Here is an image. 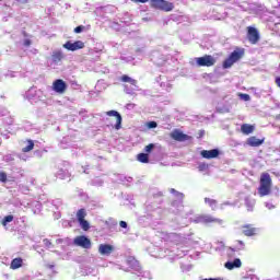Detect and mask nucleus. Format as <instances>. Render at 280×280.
<instances>
[{
  "mask_svg": "<svg viewBox=\"0 0 280 280\" xmlns=\"http://www.w3.org/2000/svg\"><path fill=\"white\" fill-rule=\"evenodd\" d=\"M270 191H272V178L270 177V174L262 173L260 175L258 195L260 196V198H264V196H269Z\"/></svg>",
  "mask_w": 280,
  "mask_h": 280,
  "instance_id": "nucleus-1",
  "label": "nucleus"
},
{
  "mask_svg": "<svg viewBox=\"0 0 280 280\" xmlns=\"http://www.w3.org/2000/svg\"><path fill=\"white\" fill-rule=\"evenodd\" d=\"M121 82L127 83L124 85L125 93H127V95H136L137 91H139V85H137V80L125 74L121 77Z\"/></svg>",
  "mask_w": 280,
  "mask_h": 280,
  "instance_id": "nucleus-2",
  "label": "nucleus"
},
{
  "mask_svg": "<svg viewBox=\"0 0 280 280\" xmlns=\"http://www.w3.org/2000/svg\"><path fill=\"white\" fill-rule=\"evenodd\" d=\"M127 266L130 268V270H132V273L138 277H144V278L150 277V272L142 271L141 265H139L137 259H135V257L132 256L127 259Z\"/></svg>",
  "mask_w": 280,
  "mask_h": 280,
  "instance_id": "nucleus-3",
  "label": "nucleus"
},
{
  "mask_svg": "<svg viewBox=\"0 0 280 280\" xmlns=\"http://www.w3.org/2000/svg\"><path fill=\"white\" fill-rule=\"evenodd\" d=\"M26 97L30 102H45L47 100V96L45 95V92L43 90H38L36 88H31L26 92Z\"/></svg>",
  "mask_w": 280,
  "mask_h": 280,
  "instance_id": "nucleus-4",
  "label": "nucleus"
},
{
  "mask_svg": "<svg viewBox=\"0 0 280 280\" xmlns=\"http://www.w3.org/2000/svg\"><path fill=\"white\" fill-rule=\"evenodd\" d=\"M151 8L155 10H161L162 12H172L174 10V3L167 0H150Z\"/></svg>",
  "mask_w": 280,
  "mask_h": 280,
  "instance_id": "nucleus-5",
  "label": "nucleus"
},
{
  "mask_svg": "<svg viewBox=\"0 0 280 280\" xmlns=\"http://www.w3.org/2000/svg\"><path fill=\"white\" fill-rule=\"evenodd\" d=\"M244 56V49L242 48H236L230 57L223 62V68L224 69H231L232 65H235L237 60H240Z\"/></svg>",
  "mask_w": 280,
  "mask_h": 280,
  "instance_id": "nucleus-6",
  "label": "nucleus"
},
{
  "mask_svg": "<svg viewBox=\"0 0 280 280\" xmlns=\"http://www.w3.org/2000/svg\"><path fill=\"white\" fill-rule=\"evenodd\" d=\"M73 244L74 246H80V248L89 249L91 248V238L85 235H80L73 240Z\"/></svg>",
  "mask_w": 280,
  "mask_h": 280,
  "instance_id": "nucleus-7",
  "label": "nucleus"
},
{
  "mask_svg": "<svg viewBox=\"0 0 280 280\" xmlns=\"http://www.w3.org/2000/svg\"><path fill=\"white\" fill-rule=\"evenodd\" d=\"M63 49H68V51H78V49H84V42H82V40H77V42L68 40L66 44H63Z\"/></svg>",
  "mask_w": 280,
  "mask_h": 280,
  "instance_id": "nucleus-8",
  "label": "nucleus"
},
{
  "mask_svg": "<svg viewBox=\"0 0 280 280\" xmlns=\"http://www.w3.org/2000/svg\"><path fill=\"white\" fill-rule=\"evenodd\" d=\"M52 91H55V93H59V95H62V93L67 91V83L61 79L55 80L52 83Z\"/></svg>",
  "mask_w": 280,
  "mask_h": 280,
  "instance_id": "nucleus-9",
  "label": "nucleus"
},
{
  "mask_svg": "<svg viewBox=\"0 0 280 280\" xmlns=\"http://www.w3.org/2000/svg\"><path fill=\"white\" fill-rule=\"evenodd\" d=\"M115 252V246L109 244H101L98 246V253L100 255H103L104 257L110 256Z\"/></svg>",
  "mask_w": 280,
  "mask_h": 280,
  "instance_id": "nucleus-10",
  "label": "nucleus"
},
{
  "mask_svg": "<svg viewBox=\"0 0 280 280\" xmlns=\"http://www.w3.org/2000/svg\"><path fill=\"white\" fill-rule=\"evenodd\" d=\"M247 38L253 45L257 44L259 42V32L257 31V28L249 27Z\"/></svg>",
  "mask_w": 280,
  "mask_h": 280,
  "instance_id": "nucleus-11",
  "label": "nucleus"
},
{
  "mask_svg": "<svg viewBox=\"0 0 280 280\" xmlns=\"http://www.w3.org/2000/svg\"><path fill=\"white\" fill-rule=\"evenodd\" d=\"M197 67H211V56L206 55L203 57L195 58Z\"/></svg>",
  "mask_w": 280,
  "mask_h": 280,
  "instance_id": "nucleus-12",
  "label": "nucleus"
},
{
  "mask_svg": "<svg viewBox=\"0 0 280 280\" xmlns=\"http://www.w3.org/2000/svg\"><path fill=\"white\" fill-rule=\"evenodd\" d=\"M161 89H163L164 91H172V81L167 80V77L165 75H160V79L158 80Z\"/></svg>",
  "mask_w": 280,
  "mask_h": 280,
  "instance_id": "nucleus-13",
  "label": "nucleus"
},
{
  "mask_svg": "<svg viewBox=\"0 0 280 280\" xmlns=\"http://www.w3.org/2000/svg\"><path fill=\"white\" fill-rule=\"evenodd\" d=\"M62 60H65V52H62V50H54L51 54L52 65H60Z\"/></svg>",
  "mask_w": 280,
  "mask_h": 280,
  "instance_id": "nucleus-14",
  "label": "nucleus"
},
{
  "mask_svg": "<svg viewBox=\"0 0 280 280\" xmlns=\"http://www.w3.org/2000/svg\"><path fill=\"white\" fill-rule=\"evenodd\" d=\"M224 268H226V270H235V268H242V260L240 258L229 260L224 264Z\"/></svg>",
  "mask_w": 280,
  "mask_h": 280,
  "instance_id": "nucleus-15",
  "label": "nucleus"
},
{
  "mask_svg": "<svg viewBox=\"0 0 280 280\" xmlns=\"http://www.w3.org/2000/svg\"><path fill=\"white\" fill-rule=\"evenodd\" d=\"M108 117H116V125L115 129L120 130L121 129V114H119L117 110H109L107 112Z\"/></svg>",
  "mask_w": 280,
  "mask_h": 280,
  "instance_id": "nucleus-16",
  "label": "nucleus"
},
{
  "mask_svg": "<svg viewBox=\"0 0 280 280\" xmlns=\"http://www.w3.org/2000/svg\"><path fill=\"white\" fill-rule=\"evenodd\" d=\"M24 266H25V262L23 258L18 257L11 261L10 268L11 270H19V268H23Z\"/></svg>",
  "mask_w": 280,
  "mask_h": 280,
  "instance_id": "nucleus-17",
  "label": "nucleus"
},
{
  "mask_svg": "<svg viewBox=\"0 0 280 280\" xmlns=\"http://www.w3.org/2000/svg\"><path fill=\"white\" fill-rule=\"evenodd\" d=\"M172 139H174L175 141H187L188 136L183 133L179 130H175L172 132L171 135Z\"/></svg>",
  "mask_w": 280,
  "mask_h": 280,
  "instance_id": "nucleus-18",
  "label": "nucleus"
},
{
  "mask_svg": "<svg viewBox=\"0 0 280 280\" xmlns=\"http://www.w3.org/2000/svg\"><path fill=\"white\" fill-rule=\"evenodd\" d=\"M192 222H195V224H209V222H211V217L201 214L196 217Z\"/></svg>",
  "mask_w": 280,
  "mask_h": 280,
  "instance_id": "nucleus-19",
  "label": "nucleus"
},
{
  "mask_svg": "<svg viewBox=\"0 0 280 280\" xmlns=\"http://www.w3.org/2000/svg\"><path fill=\"white\" fill-rule=\"evenodd\" d=\"M264 139H259L257 137H250L247 139V144H249L252 148H259V145H262Z\"/></svg>",
  "mask_w": 280,
  "mask_h": 280,
  "instance_id": "nucleus-20",
  "label": "nucleus"
},
{
  "mask_svg": "<svg viewBox=\"0 0 280 280\" xmlns=\"http://www.w3.org/2000/svg\"><path fill=\"white\" fill-rule=\"evenodd\" d=\"M241 131L243 132V135H253V132H255V126L243 124L241 126Z\"/></svg>",
  "mask_w": 280,
  "mask_h": 280,
  "instance_id": "nucleus-21",
  "label": "nucleus"
},
{
  "mask_svg": "<svg viewBox=\"0 0 280 280\" xmlns=\"http://www.w3.org/2000/svg\"><path fill=\"white\" fill-rule=\"evenodd\" d=\"M243 233L247 237H252V235H255V233H257V229L252 228L250 225H244L243 226Z\"/></svg>",
  "mask_w": 280,
  "mask_h": 280,
  "instance_id": "nucleus-22",
  "label": "nucleus"
},
{
  "mask_svg": "<svg viewBox=\"0 0 280 280\" xmlns=\"http://www.w3.org/2000/svg\"><path fill=\"white\" fill-rule=\"evenodd\" d=\"M170 192L173 194V196H175V198H177V200L180 202V205H183V199L185 198V194L179 192L178 190L171 188Z\"/></svg>",
  "mask_w": 280,
  "mask_h": 280,
  "instance_id": "nucleus-23",
  "label": "nucleus"
},
{
  "mask_svg": "<svg viewBox=\"0 0 280 280\" xmlns=\"http://www.w3.org/2000/svg\"><path fill=\"white\" fill-rule=\"evenodd\" d=\"M245 206L247 207V211H253V209L255 207V199H253L250 197H246L245 198Z\"/></svg>",
  "mask_w": 280,
  "mask_h": 280,
  "instance_id": "nucleus-24",
  "label": "nucleus"
},
{
  "mask_svg": "<svg viewBox=\"0 0 280 280\" xmlns=\"http://www.w3.org/2000/svg\"><path fill=\"white\" fill-rule=\"evenodd\" d=\"M198 171L201 173V174H209V164L207 163H199L198 165Z\"/></svg>",
  "mask_w": 280,
  "mask_h": 280,
  "instance_id": "nucleus-25",
  "label": "nucleus"
},
{
  "mask_svg": "<svg viewBox=\"0 0 280 280\" xmlns=\"http://www.w3.org/2000/svg\"><path fill=\"white\" fill-rule=\"evenodd\" d=\"M84 218H86V209L81 208L77 212V220H78V222H80V221L84 220Z\"/></svg>",
  "mask_w": 280,
  "mask_h": 280,
  "instance_id": "nucleus-26",
  "label": "nucleus"
},
{
  "mask_svg": "<svg viewBox=\"0 0 280 280\" xmlns=\"http://www.w3.org/2000/svg\"><path fill=\"white\" fill-rule=\"evenodd\" d=\"M224 152H222L219 149H212L211 150V159H220V156H223Z\"/></svg>",
  "mask_w": 280,
  "mask_h": 280,
  "instance_id": "nucleus-27",
  "label": "nucleus"
},
{
  "mask_svg": "<svg viewBox=\"0 0 280 280\" xmlns=\"http://www.w3.org/2000/svg\"><path fill=\"white\" fill-rule=\"evenodd\" d=\"M138 161L140 163H148L150 161V158H149L148 153H140V154H138Z\"/></svg>",
  "mask_w": 280,
  "mask_h": 280,
  "instance_id": "nucleus-28",
  "label": "nucleus"
},
{
  "mask_svg": "<svg viewBox=\"0 0 280 280\" xmlns=\"http://www.w3.org/2000/svg\"><path fill=\"white\" fill-rule=\"evenodd\" d=\"M79 224H80V228L83 230V231H89L91 229V224L89 223V221L86 220H81L79 221Z\"/></svg>",
  "mask_w": 280,
  "mask_h": 280,
  "instance_id": "nucleus-29",
  "label": "nucleus"
},
{
  "mask_svg": "<svg viewBox=\"0 0 280 280\" xmlns=\"http://www.w3.org/2000/svg\"><path fill=\"white\" fill-rule=\"evenodd\" d=\"M34 150V141L28 140V144L22 149V152H32Z\"/></svg>",
  "mask_w": 280,
  "mask_h": 280,
  "instance_id": "nucleus-30",
  "label": "nucleus"
},
{
  "mask_svg": "<svg viewBox=\"0 0 280 280\" xmlns=\"http://www.w3.org/2000/svg\"><path fill=\"white\" fill-rule=\"evenodd\" d=\"M14 220V215L9 214L7 217H4L3 221H2V225L7 226L8 224H10V222H12Z\"/></svg>",
  "mask_w": 280,
  "mask_h": 280,
  "instance_id": "nucleus-31",
  "label": "nucleus"
},
{
  "mask_svg": "<svg viewBox=\"0 0 280 280\" xmlns=\"http://www.w3.org/2000/svg\"><path fill=\"white\" fill-rule=\"evenodd\" d=\"M212 224H218L219 226H222L224 224V220L218 219V218H211Z\"/></svg>",
  "mask_w": 280,
  "mask_h": 280,
  "instance_id": "nucleus-32",
  "label": "nucleus"
},
{
  "mask_svg": "<svg viewBox=\"0 0 280 280\" xmlns=\"http://www.w3.org/2000/svg\"><path fill=\"white\" fill-rule=\"evenodd\" d=\"M93 272H95V269L91 267H84V269L82 270V275H93Z\"/></svg>",
  "mask_w": 280,
  "mask_h": 280,
  "instance_id": "nucleus-33",
  "label": "nucleus"
},
{
  "mask_svg": "<svg viewBox=\"0 0 280 280\" xmlns=\"http://www.w3.org/2000/svg\"><path fill=\"white\" fill-rule=\"evenodd\" d=\"M43 244H44V246H46L47 248H54V244H51V241H49L48 238H44V240H43Z\"/></svg>",
  "mask_w": 280,
  "mask_h": 280,
  "instance_id": "nucleus-34",
  "label": "nucleus"
},
{
  "mask_svg": "<svg viewBox=\"0 0 280 280\" xmlns=\"http://www.w3.org/2000/svg\"><path fill=\"white\" fill-rule=\"evenodd\" d=\"M201 156L203 159H211V151H207V150L201 151Z\"/></svg>",
  "mask_w": 280,
  "mask_h": 280,
  "instance_id": "nucleus-35",
  "label": "nucleus"
},
{
  "mask_svg": "<svg viewBox=\"0 0 280 280\" xmlns=\"http://www.w3.org/2000/svg\"><path fill=\"white\" fill-rule=\"evenodd\" d=\"M0 182L8 183V174L0 172Z\"/></svg>",
  "mask_w": 280,
  "mask_h": 280,
  "instance_id": "nucleus-36",
  "label": "nucleus"
},
{
  "mask_svg": "<svg viewBox=\"0 0 280 280\" xmlns=\"http://www.w3.org/2000/svg\"><path fill=\"white\" fill-rule=\"evenodd\" d=\"M52 205L56 207V209H58L59 207H62V200L56 199L52 201Z\"/></svg>",
  "mask_w": 280,
  "mask_h": 280,
  "instance_id": "nucleus-37",
  "label": "nucleus"
},
{
  "mask_svg": "<svg viewBox=\"0 0 280 280\" xmlns=\"http://www.w3.org/2000/svg\"><path fill=\"white\" fill-rule=\"evenodd\" d=\"M82 32H84V26L80 25V26H77L74 28V33L75 34H82Z\"/></svg>",
  "mask_w": 280,
  "mask_h": 280,
  "instance_id": "nucleus-38",
  "label": "nucleus"
},
{
  "mask_svg": "<svg viewBox=\"0 0 280 280\" xmlns=\"http://www.w3.org/2000/svg\"><path fill=\"white\" fill-rule=\"evenodd\" d=\"M154 150V144L153 143H150L149 145H147L144 148V152H152Z\"/></svg>",
  "mask_w": 280,
  "mask_h": 280,
  "instance_id": "nucleus-39",
  "label": "nucleus"
},
{
  "mask_svg": "<svg viewBox=\"0 0 280 280\" xmlns=\"http://www.w3.org/2000/svg\"><path fill=\"white\" fill-rule=\"evenodd\" d=\"M147 126L148 128L152 129V128H156L159 125L156 124V121H149Z\"/></svg>",
  "mask_w": 280,
  "mask_h": 280,
  "instance_id": "nucleus-40",
  "label": "nucleus"
},
{
  "mask_svg": "<svg viewBox=\"0 0 280 280\" xmlns=\"http://www.w3.org/2000/svg\"><path fill=\"white\" fill-rule=\"evenodd\" d=\"M136 104L135 103H128L127 105H126V108H127V110H133V108H136Z\"/></svg>",
  "mask_w": 280,
  "mask_h": 280,
  "instance_id": "nucleus-41",
  "label": "nucleus"
},
{
  "mask_svg": "<svg viewBox=\"0 0 280 280\" xmlns=\"http://www.w3.org/2000/svg\"><path fill=\"white\" fill-rule=\"evenodd\" d=\"M187 255V250H177L176 256L177 257H185Z\"/></svg>",
  "mask_w": 280,
  "mask_h": 280,
  "instance_id": "nucleus-42",
  "label": "nucleus"
},
{
  "mask_svg": "<svg viewBox=\"0 0 280 280\" xmlns=\"http://www.w3.org/2000/svg\"><path fill=\"white\" fill-rule=\"evenodd\" d=\"M15 3L19 5H25V3H30V0H15Z\"/></svg>",
  "mask_w": 280,
  "mask_h": 280,
  "instance_id": "nucleus-43",
  "label": "nucleus"
},
{
  "mask_svg": "<svg viewBox=\"0 0 280 280\" xmlns=\"http://www.w3.org/2000/svg\"><path fill=\"white\" fill-rule=\"evenodd\" d=\"M241 97H242V100H244V102L250 101V95H248V94H242Z\"/></svg>",
  "mask_w": 280,
  "mask_h": 280,
  "instance_id": "nucleus-44",
  "label": "nucleus"
},
{
  "mask_svg": "<svg viewBox=\"0 0 280 280\" xmlns=\"http://www.w3.org/2000/svg\"><path fill=\"white\" fill-rule=\"evenodd\" d=\"M119 226H120L121 229H128V223H127L126 221H120V222H119Z\"/></svg>",
  "mask_w": 280,
  "mask_h": 280,
  "instance_id": "nucleus-45",
  "label": "nucleus"
},
{
  "mask_svg": "<svg viewBox=\"0 0 280 280\" xmlns=\"http://www.w3.org/2000/svg\"><path fill=\"white\" fill-rule=\"evenodd\" d=\"M202 78H203L205 80H207L208 82H211V74L203 73V74H202Z\"/></svg>",
  "mask_w": 280,
  "mask_h": 280,
  "instance_id": "nucleus-46",
  "label": "nucleus"
},
{
  "mask_svg": "<svg viewBox=\"0 0 280 280\" xmlns=\"http://www.w3.org/2000/svg\"><path fill=\"white\" fill-rule=\"evenodd\" d=\"M224 249V243L220 242L219 246L215 247V250H223Z\"/></svg>",
  "mask_w": 280,
  "mask_h": 280,
  "instance_id": "nucleus-47",
  "label": "nucleus"
},
{
  "mask_svg": "<svg viewBox=\"0 0 280 280\" xmlns=\"http://www.w3.org/2000/svg\"><path fill=\"white\" fill-rule=\"evenodd\" d=\"M265 207H267V209H275V205L270 203V202H266Z\"/></svg>",
  "mask_w": 280,
  "mask_h": 280,
  "instance_id": "nucleus-48",
  "label": "nucleus"
},
{
  "mask_svg": "<svg viewBox=\"0 0 280 280\" xmlns=\"http://www.w3.org/2000/svg\"><path fill=\"white\" fill-rule=\"evenodd\" d=\"M237 244H240L238 250H244V242L237 241Z\"/></svg>",
  "mask_w": 280,
  "mask_h": 280,
  "instance_id": "nucleus-49",
  "label": "nucleus"
},
{
  "mask_svg": "<svg viewBox=\"0 0 280 280\" xmlns=\"http://www.w3.org/2000/svg\"><path fill=\"white\" fill-rule=\"evenodd\" d=\"M30 45H32V40L25 39V40H24V46H25V47H30Z\"/></svg>",
  "mask_w": 280,
  "mask_h": 280,
  "instance_id": "nucleus-50",
  "label": "nucleus"
},
{
  "mask_svg": "<svg viewBox=\"0 0 280 280\" xmlns=\"http://www.w3.org/2000/svg\"><path fill=\"white\" fill-rule=\"evenodd\" d=\"M138 3H148L150 0H136Z\"/></svg>",
  "mask_w": 280,
  "mask_h": 280,
  "instance_id": "nucleus-51",
  "label": "nucleus"
},
{
  "mask_svg": "<svg viewBox=\"0 0 280 280\" xmlns=\"http://www.w3.org/2000/svg\"><path fill=\"white\" fill-rule=\"evenodd\" d=\"M62 226H70L69 221H63V222H62Z\"/></svg>",
  "mask_w": 280,
  "mask_h": 280,
  "instance_id": "nucleus-52",
  "label": "nucleus"
},
{
  "mask_svg": "<svg viewBox=\"0 0 280 280\" xmlns=\"http://www.w3.org/2000/svg\"><path fill=\"white\" fill-rule=\"evenodd\" d=\"M173 240H178L180 236H178V234H172Z\"/></svg>",
  "mask_w": 280,
  "mask_h": 280,
  "instance_id": "nucleus-53",
  "label": "nucleus"
},
{
  "mask_svg": "<svg viewBox=\"0 0 280 280\" xmlns=\"http://www.w3.org/2000/svg\"><path fill=\"white\" fill-rule=\"evenodd\" d=\"M211 280H224V277L211 278Z\"/></svg>",
  "mask_w": 280,
  "mask_h": 280,
  "instance_id": "nucleus-54",
  "label": "nucleus"
},
{
  "mask_svg": "<svg viewBox=\"0 0 280 280\" xmlns=\"http://www.w3.org/2000/svg\"><path fill=\"white\" fill-rule=\"evenodd\" d=\"M62 242H63L62 238H57L56 240V244H62Z\"/></svg>",
  "mask_w": 280,
  "mask_h": 280,
  "instance_id": "nucleus-55",
  "label": "nucleus"
},
{
  "mask_svg": "<svg viewBox=\"0 0 280 280\" xmlns=\"http://www.w3.org/2000/svg\"><path fill=\"white\" fill-rule=\"evenodd\" d=\"M205 202H208L209 205H211V199L206 198V199H205Z\"/></svg>",
  "mask_w": 280,
  "mask_h": 280,
  "instance_id": "nucleus-56",
  "label": "nucleus"
},
{
  "mask_svg": "<svg viewBox=\"0 0 280 280\" xmlns=\"http://www.w3.org/2000/svg\"><path fill=\"white\" fill-rule=\"evenodd\" d=\"M47 268H49V270H52L54 265H47Z\"/></svg>",
  "mask_w": 280,
  "mask_h": 280,
  "instance_id": "nucleus-57",
  "label": "nucleus"
},
{
  "mask_svg": "<svg viewBox=\"0 0 280 280\" xmlns=\"http://www.w3.org/2000/svg\"><path fill=\"white\" fill-rule=\"evenodd\" d=\"M252 280H259L257 277H255V276H252V278H250Z\"/></svg>",
  "mask_w": 280,
  "mask_h": 280,
  "instance_id": "nucleus-58",
  "label": "nucleus"
},
{
  "mask_svg": "<svg viewBox=\"0 0 280 280\" xmlns=\"http://www.w3.org/2000/svg\"><path fill=\"white\" fill-rule=\"evenodd\" d=\"M59 178H65L61 173L58 174Z\"/></svg>",
  "mask_w": 280,
  "mask_h": 280,
  "instance_id": "nucleus-59",
  "label": "nucleus"
},
{
  "mask_svg": "<svg viewBox=\"0 0 280 280\" xmlns=\"http://www.w3.org/2000/svg\"><path fill=\"white\" fill-rule=\"evenodd\" d=\"M230 253H235V249L230 247Z\"/></svg>",
  "mask_w": 280,
  "mask_h": 280,
  "instance_id": "nucleus-60",
  "label": "nucleus"
},
{
  "mask_svg": "<svg viewBox=\"0 0 280 280\" xmlns=\"http://www.w3.org/2000/svg\"><path fill=\"white\" fill-rule=\"evenodd\" d=\"M211 205H212V207H213V205H215V200H211Z\"/></svg>",
  "mask_w": 280,
  "mask_h": 280,
  "instance_id": "nucleus-61",
  "label": "nucleus"
},
{
  "mask_svg": "<svg viewBox=\"0 0 280 280\" xmlns=\"http://www.w3.org/2000/svg\"><path fill=\"white\" fill-rule=\"evenodd\" d=\"M10 78H14V74L10 73Z\"/></svg>",
  "mask_w": 280,
  "mask_h": 280,
  "instance_id": "nucleus-62",
  "label": "nucleus"
},
{
  "mask_svg": "<svg viewBox=\"0 0 280 280\" xmlns=\"http://www.w3.org/2000/svg\"><path fill=\"white\" fill-rule=\"evenodd\" d=\"M202 280H211V278L210 279H202Z\"/></svg>",
  "mask_w": 280,
  "mask_h": 280,
  "instance_id": "nucleus-63",
  "label": "nucleus"
},
{
  "mask_svg": "<svg viewBox=\"0 0 280 280\" xmlns=\"http://www.w3.org/2000/svg\"><path fill=\"white\" fill-rule=\"evenodd\" d=\"M229 256H231V253H228Z\"/></svg>",
  "mask_w": 280,
  "mask_h": 280,
  "instance_id": "nucleus-64",
  "label": "nucleus"
}]
</instances>
